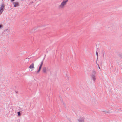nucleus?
<instances>
[{
  "label": "nucleus",
  "mask_w": 122,
  "mask_h": 122,
  "mask_svg": "<svg viewBox=\"0 0 122 122\" xmlns=\"http://www.w3.org/2000/svg\"><path fill=\"white\" fill-rule=\"evenodd\" d=\"M68 1V0H64L59 6V8L60 9L64 8L66 4Z\"/></svg>",
  "instance_id": "f257e3e1"
},
{
  "label": "nucleus",
  "mask_w": 122,
  "mask_h": 122,
  "mask_svg": "<svg viewBox=\"0 0 122 122\" xmlns=\"http://www.w3.org/2000/svg\"><path fill=\"white\" fill-rule=\"evenodd\" d=\"M96 75V72L95 70H93L91 76V78L93 79L94 82H95L96 80L95 77Z\"/></svg>",
  "instance_id": "f03ea898"
},
{
  "label": "nucleus",
  "mask_w": 122,
  "mask_h": 122,
  "mask_svg": "<svg viewBox=\"0 0 122 122\" xmlns=\"http://www.w3.org/2000/svg\"><path fill=\"white\" fill-rule=\"evenodd\" d=\"M14 4V6L15 7H16L17 6H19V4L18 2H15L13 3Z\"/></svg>",
  "instance_id": "7ed1b4c3"
},
{
  "label": "nucleus",
  "mask_w": 122,
  "mask_h": 122,
  "mask_svg": "<svg viewBox=\"0 0 122 122\" xmlns=\"http://www.w3.org/2000/svg\"><path fill=\"white\" fill-rule=\"evenodd\" d=\"M5 5L3 4L1 5V6L0 8V9L3 11L4 10Z\"/></svg>",
  "instance_id": "20e7f679"
},
{
  "label": "nucleus",
  "mask_w": 122,
  "mask_h": 122,
  "mask_svg": "<svg viewBox=\"0 0 122 122\" xmlns=\"http://www.w3.org/2000/svg\"><path fill=\"white\" fill-rule=\"evenodd\" d=\"M34 68V64L33 63L29 67V68L30 69H33Z\"/></svg>",
  "instance_id": "39448f33"
},
{
  "label": "nucleus",
  "mask_w": 122,
  "mask_h": 122,
  "mask_svg": "<svg viewBox=\"0 0 122 122\" xmlns=\"http://www.w3.org/2000/svg\"><path fill=\"white\" fill-rule=\"evenodd\" d=\"M43 60H44V59ZM43 60H43V61H42L41 62V64H40V66H39V69H41V68L42 66L43 65Z\"/></svg>",
  "instance_id": "423d86ee"
},
{
  "label": "nucleus",
  "mask_w": 122,
  "mask_h": 122,
  "mask_svg": "<svg viewBox=\"0 0 122 122\" xmlns=\"http://www.w3.org/2000/svg\"><path fill=\"white\" fill-rule=\"evenodd\" d=\"M43 60H44V59ZM43 60H43V61H42L41 62V64H40V66H39V69H41V68L42 66L43 65Z\"/></svg>",
  "instance_id": "0eeeda50"
},
{
  "label": "nucleus",
  "mask_w": 122,
  "mask_h": 122,
  "mask_svg": "<svg viewBox=\"0 0 122 122\" xmlns=\"http://www.w3.org/2000/svg\"><path fill=\"white\" fill-rule=\"evenodd\" d=\"M43 60H44V59ZM43 60H43V61H42L41 62V64H40V66H39V69H41V68L42 66L43 65Z\"/></svg>",
  "instance_id": "6e6552de"
},
{
  "label": "nucleus",
  "mask_w": 122,
  "mask_h": 122,
  "mask_svg": "<svg viewBox=\"0 0 122 122\" xmlns=\"http://www.w3.org/2000/svg\"><path fill=\"white\" fill-rule=\"evenodd\" d=\"M84 118L82 117L81 118V119L79 120L78 121L79 122H84Z\"/></svg>",
  "instance_id": "1a4fd4ad"
},
{
  "label": "nucleus",
  "mask_w": 122,
  "mask_h": 122,
  "mask_svg": "<svg viewBox=\"0 0 122 122\" xmlns=\"http://www.w3.org/2000/svg\"><path fill=\"white\" fill-rule=\"evenodd\" d=\"M46 67H44L43 68V71L44 73H45L46 72Z\"/></svg>",
  "instance_id": "9d476101"
},
{
  "label": "nucleus",
  "mask_w": 122,
  "mask_h": 122,
  "mask_svg": "<svg viewBox=\"0 0 122 122\" xmlns=\"http://www.w3.org/2000/svg\"><path fill=\"white\" fill-rule=\"evenodd\" d=\"M96 54L97 56V62H96V63L97 64V61L98 60V53L97 52H96Z\"/></svg>",
  "instance_id": "9b49d317"
},
{
  "label": "nucleus",
  "mask_w": 122,
  "mask_h": 122,
  "mask_svg": "<svg viewBox=\"0 0 122 122\" xmlns=\"http://www.w3.org/2000/svg\"><path fill=\"white\" fill-rule=\"evenodd\" d=\"M110 111H103V112H106L107 113H110Z\"/></svg>",
  "instance_id": "f8f14e48"
},
{
  "label": "nucleus",
  "mask_w": 122,
  "mask_h": 122,
  "mask_svg": "<svg viewBox=\"0 0 122 122\" xmlns=\"http://www.w3.org/2000/svg\"><path fill=\"white\" fill-rule=\"evenodd\" d=\"M17 113H18V116H20L21 114H20V112H18Z\"/></svg>",
  "instance_id": "ddd939ff"
},
{
  "label": "nucleus",
  "mask_w": 122,
  "mask_h": 122,
  "mask_svg": "<svg viewBox=\"0 0 122 122\" xmlns=\"http://www.w3.org/2000/svg\"><path fill=\"white\" fill-rule=\"evenodd\" d=\"M3 10L0 9V15H1L2 13Z\"/></svg>",
  "instance_id": "4468645a"
},
{
  "label": "nucleus",
  "mask_w": 122,
  "mask_h": 122,
  "mask_svg": "<svg viewBox=\"0 0 122 122\" xmlns=\"http://www.w3.org/2000/svg\"><path fill=\"white\" fill-rule=\"evenodd\" d=\"M40 70H41V69H39L37 71V73H39V72Z\"/></svg>",
  "instance_id": "2eb2a0df"
},
{
  "label": "nucleus",
  "mask_w": 122,
  "mask_h": 122,
  "mask_svg": "<svg viewBox=\"0 0 122 122\" xmlns=\"http://www.w3.org/2000/svg\"><path fill=\"white\" fill-rule=\"evenodd\" d=\"M34 3V2H33V1H32L31 2H30L29 4V5H31V4H32L33 3Z\"/></svg>",
  "instance_id": "dca6fc26"
},
{
  "label": "nucleus",
  "mask_w": 122,
  "mask_h": 122,
  "mask_svg": "<svg viewBox=\"0 0 122 122\" xmlns=\"http://www.w3.org/2000/svg\"><path fill=\"white\" fill-rule=\"evenodd\" d=\"M2 27V25H0V29Z\"/></svg>",
  "instance_id": "f3484780"
},
{
  "label": "nucleus",
  "mask_w": 122,
  "mask_h": 122,
  "mask_svg": "<svg viewBox=\"0 0 122 122\" xmlns=\"http://www.w3.org/2000/svg\"><path fill=\"white\" fill-rule=\"evenodd\" d=\"M14 0H11V1H14Z\"/></svg>",
  "instance_id": "a211bd4d"
},
{
  "label": "nucleus",
  "mask_w": 122,
  "mask_h": 122,
  "mask_svg": "<svg viewBox=\"0 0 122 122\" xmlns=\"http://www.w3.org/2000/svg\"><path fill=\"white\" fill-rule=\"evenodd\" d=\"M98 68H99V69H100V67L99 66H98Z\"/></svg>",
  "instance_id": "6ab92c4d"
},
{
  "label": "nucleus",
  "mask_w": 122,
  "mask_h": 122,
  "mask_svg": "<svg viewBox=\"0 0 122 122\" xmlns=\"http://www.w3.org/2000/svg\"><path fill=\"white\" fill-rule=\"evenodd\" d=\"M121 58L122 59V57H121Z\"/></svg>",
  "instance_id": "aec40b11"
}]
</instances>
